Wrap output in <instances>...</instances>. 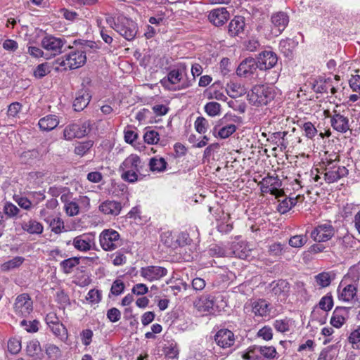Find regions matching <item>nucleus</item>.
Returning a JSON list of instances; mask_svg holds the SVG:
<instances>
[{"mask_svg": "<svg viewBox=\"0 0 360 360\" xmlns=\"http://www.w3.org/2000/svg\"><path fill=\"white\" fill-rule=\"evenodd\" d=\"M260 186V190L264 193H271L275 195L276 198L283 196V191L280 189L282 186L281 180L276 176H270L268 174L262 179L258 184Z\"/></svg>", "mask_w": 360, "mask_h": 360, "instance_id": "nucleus-7", "label": "nucleus"}, {"mask_svg": "<svg viewBox=\"0 0 360 360\" xmlns=\"http://www.w3.org/2000/svg\"><path fill=\"white\" fill-rule=\"evenodd\" d=\"M33 309L32 301L28 294L18 295L14 303V310L16 314L27 316Z\"/></svg>", "mask_w": 360, "mask_h": 360, "instance_id": "nucleus-12", "label": "nucleus"}, {"mask_svg": "<svg viewBox=\"0 0 360 360\" xmlns=\"http://www.w3.org/2000/svg\"><path fill=\"white\" fill-rule=\"evenodd\" d=\"M252 312L255 316L264 317L269 315L270 304L264 299H258L251 302Z\"/></svg>", "mask_w": 360, "mask_h": 360, "instance_id": "nucleus-26", "label": "nucleus"}, {"mask_svg": "<svg viewBox=\"0 0 360 360\" xmlns=\"http://www.w3.org/2000/svg\"><path fill=\"white\" fill-rule=\"evenodd\" d=\"M53 333L62 341L68 339V330L60 321L49 326Z\"/></svg>", "mask_w": 360, "mask_h": 360, "instance_id": "nucleus-37", "label": "nucleus"}, {"mask_svg": "<svg viewBox=\"0 0 360 360\" xmlns=\"http://www.w3.org/2000/svg\"><path fill=\"white\" fill-rule=\"evenodd\" d=\"M165 355L167 360H178L179 349L176 344H170L165 347Z\"/></svg>", "mask_w": 360, "mask_h": 360, "instance_id": "nucleus-51", "label": "nucleus"}, {"mask_svg": "<svg viewBox=\"0 0 360 360\" xmlns=\"http://www.w3.org/2000/svg\"><path fill=\"white\" fill-rule=\"evenodd\" d=\"M349 307H337L330 319V324L337 328L342 327L349 318Z\"/></svg>", "mask_w": 360, "mask_h": 360, "instance_id": "nucleus-23", "label": "nucleus"}, {"mask_svg": "<svg viewBox=\"0 0 360 360\" xmlns=\"http://www.w3.org/2000/svg\"><path fill=\"white\" fill-rule=\"evenodd\" d=\"M124 290V284L120 280H115L110 289V292L112 295L117 296L120 295Z\"/></svg>", "mask_w": 360, "mask_h": 360, "instance_id": "nucleus-63", "label": "nucleus"}, {"mask_svg": "<svg viewBox=\"0 0 360 360\" xmlns=\"http://www.w3.org/2000/svg\"><path fill=\"white\" fill-rule=\"evenodd\" d=\"M24 261L22 257H15L1 265V270L3 271H8L20 266Z\"/></svg>", "mask_w": 360, "mask_h": 360, "instance_id": "nucleus-41", "label": "nucleus"}, {"mask_svg": "<svg viewBox=\"0 0 360 360\" xmlns=\"http://www.w3.org/2000/svg\"><path fill=\"white\" fill-rule=\"evenodd\" d=\"M72 245L78 251L87 252L95 245V236L91 233H84L75 237Z\"/></svg>", "mask_w": 360, "mask_h": 360, "instance_id": "nucleus-14", "label": "nucleus"}, {"mask_svg": "<svg viewBox=\"0 0 360 360\" xmlns=\"http://www.w3.org/2000/svg\"><path fill=\"white\" fill-rule=\"evenodd\" d=\"M236 130V126L229 124L218 129L217 136L221 139H226L233 134Z\"/></svg>", "mask_w": 360, "mask_h": 360, "instance_id": "nucleus-45", "label": "nucleus"}, {"mask_svg": "<svg viewBox=\"0 0 360 360\" xmlns=\"http://www.w3.org/2000/svg\"><path fill=\"white\" fill-rule=\"evenodd\" d=\"M39 321L34 320L32 321H27L22 320L20 322V326L25 328V330L29 333H35L38 330Z\"/></svg>", "mask_w": 360, "mask_h": 360, "instance_id": "nucleus-59", "label": "nucleus"}, {"mask_svg": "<svg viewBox=\"0 0 360 360\" xmlns=\"http://www.w3.org/2000/svg\"><path fill=\"white\" fill-rule=\"evenodd\" d=\"M342 281L338 288V297L340 300L349 302L356 296L357 287L354 284H347L342 287Z\"/></svg>", "mask_w": 360, "mask_h": 360, "instance_id": "nucleus-22", "label": "nucleus"}, {"mask_svg": "<svg viewBox=\"0 0 360 360\" xmlns=\"http://www.w3.org/2000/svg\"><path fill=\"white\" fill-rule=\"evenodd\" d=\"M221 105L217 102H209L205 106V112L212 117H214L219 114Z\"/></svg>", "mask_w": 360, "mask_h": 360, "instance_id": "nucleus-53", "label": "nucleus"}, {"mask_svg": "<svg viewBox=\"0 0 360 360\" xmlns=\"http://www.w3.org/2000/svg\"><path fill=\"white\" fill-rule=\"evenodd\" d=\"M297 45V42L292 39H282L279 43V49L285 56H290Z\"/></svg>", "mask_w": 360, "mask_h": 360, "instance_id": "nucleus-35", "label": "nucleus"}, {"mask_svg": "<svg viewBox=\"0 0 360 360\" xmlns=\"http://www.w3.org/2000/svg\"><path fill=\"white\" fill-rule=\"evenodd\" d=\"M261 70H266L274 68L278 61L277 55L271 51H264L259 53L255 59Z\"/></svg>", "mask_w": 360, "mask_h": 360, "instance_id": "nucleus-15", "label": "nucleus"}, {"mask_svg": "<svg viewBox=\"0 0 360 360\" xmlns=\"http://www.w3.org/2000/svg\"><path fill=\"white\" fill-rule=\"evenodd\" d=\"M4 213L9 218L15 217L20 212L19 208L10 202H6L3 207Z\"/></svg>", "mask_w": 360, "mask_h": 360, "instance_id": "nucleus-50", "label": "nucleus"}, {"mask_svg": "<svg viewBox=\"0 0 360 360\" xmlns=\"http://www.w3.org/2000/svg\"><path fill=\"white\" fill-rule=\"evenodd\" d=\"M333 115L331 117L330 123L333 128L338 132L345 133L349 129V120L347 117L336 110L333 111Z\"/></svg>", "mask_w": 360, "mask_h": 360, "instance_id": "nucleus-25", "label": "nucleus"}, {"mask_svg": "<svg viewBox=\"0 0 360 360\" xmlns=\"http://www.w3.org/2000/svg\"><path fill=\"white\" fill-rule=\"evenodd\" d=\"M232 249L233 254L236 257L243 259H247L251 252V249L249 248L248 243L243 240L234 243Z\"/></svg>", "mask_w": 360, "mask_h": 360, "instance_id": "nucleus-29", "label": "nucleus"}, {"mask_svg": "<svg viewBox=\"0 0 360 360\" xmlns=\"http://www.w3.org/2000/svg\"><path fill=\"white\" fill-rule=\"evenodd\" d=\"M79 264V258L77 257H70L66 259L63 260L60 263V266L63 270V271L68 274L72 272L73 268L77 266Z\"/></svg>", "mask_w": 360, "mask_h": 360, "instance_id": "nucleus-38", "label": "nucleus"}, {"mask_svg": "<svg viewBox=\"0 0 360 360\" xmlns=\"http://www.w3.org/2000/svg\"><path fill=\"white\" fill-rule=\"evenodd\" d=\"M51 72V66L47 63H41L37 66L34 71V75L37 78H42Z\"/></svg>", "mask_w": 360, "mask_h": 360, "instance_id": "nucleus-52", "label": "nucleus"}, {"mask_svg": "<svg viewBox=\"0 0 360 360\" xmlns=\"http://www.w3.org/2000/svg\"><path fill=\"white\" fill-rule=\"evenodd\" d=\"M335 159L326 158L325 180L327 183L331 184L338 181L340 179L348 174V169L344 166H337L336 161H338V156L334 155Z\"/></svg>", "mask_w": 360, "mask_h": 360, "instance_id": "nucleus-6", "label": "nucleus"}, {"mask_svg": "<svg viewBox=\"0 0 360 360\" xmlns=\"http://www.w3.org/2000/svg\"><path fill=\"white\" fill-rule=\"evenodd\" d=\"M193 305L200 313H212L214 306V298L210 295H202L194 302Z\"/></svg>", "mask_w": 360, "mask_h": 360, "instance_id": "nucleus-18", "label": "nucleus"}, {"mask_svg": "<svg viewBox=\"0 0 360 360\" xmlns=\"http://www.w3.org/2000/svg\"><path fill=\"white\" fill-rule=\"evenodd\" d=\"M89 127V124L87 122L82 124H70L63 131L64 138L68 141H71L75 138H82L88 134Z\"/></svg>", "mask_w": 360, "mask_h": 360, "instance_id": "nucleus-10", "label": "nucleus"}, {"mask_svg": "<svg viewBox=\"0 0 360 360\" xmlns=\"http://www.w3.org/2000/svg\"><path fill=\"white\" fill-rule=\"evenodd\" d=\"M226 90L231 98H238L246 94L245 86L239 82L231 81L226 84Z\"/></svg>", "mask_w": 360, "mask_h": 360, "instance_id": "nucleus-30", "label": "nucleus"}, {"mask_svg": "<svg viewBox=\"0 0 360 360\" xmlns=\"http://www.w3.org/2000/svg\"><path fill=\"white\" fill-rule=\"evenodd\" d=\"M161 241L168 248L176 247V241L174 240L172 233L169 231L163 232L161 236Z\"/></svg>", "mask_w": 360, "mask_h": 360, "instance_id": "nucleus-55", "label": "nucleus"}, {"mask_svg": "<svg viewBox=\"0 0 360 360\" xmlns=\"http://www.w3.org/2000/svg\"><path fill=\"white\" fill-rule=\"evenodd\" d=\"M293 325V321L291 319L285 317V319H276L274 321L273 326L280 333H286L290 330Z\"/></svg>", "mask_w": 360, "mask_h": 360, "instance_id": "nucleus-34", "label": "nucleus"}, {"mask_svg": "<svg viewBox=\"0 0 360 360\" xmlns=\"http://www.w3.org/2000/svg\"><path fill=\"white\" fill-rule=\"evenodd\" d=\"M302 129L304 131L305 136L309 139H313L317 134V129L310 122H305L302 126Z\"/></svg>", "mask_w": 360, "mask_h": 360, "instance_id": "nucleus-61", "label": "nucleus"}, {"mask_svg": "<svg viewBox=\"0 0 360 360\" xmlns=\"http://www.w3.org/2000/svg\"><path fill=\"white\" fill-rule=\"evenodd\" d=\"M59 124L58 118L54 115H48L39 120V129L44 131H49L54 129Z\"/></svg>", "mask_w": 360, "mask_h": 360, "instance_id": "nucleus-28", "label": "nucleus"}, {"mask_svg": "<svg viewBox=\"0 0 360 360\" xmlns=\"http://www.w3.org/2000/svg\"><path fill=\"white\" fill-rule=\"evenodd\" d=\"M249 103L255 106L266 105L274 98L272 87L264 84L254 86L247 95Z\"/></svg>", "mask_w": 360, "mask_h": 360, "instance_id": "nucleus-3", "label": "nucleus"}, {"mask_svg": "<svg viewBox=\"0 0 360 360\" xmlns=\"http://www.w3.org/2000/svg\"><path fill=\"white\" fill-rule=\"evenodd\" d=\"M245 22L243 16H235L228 26V34L230 37H241L245 34Z\"/></svg>", "mask_w": 360, "mask_h": 360, "instance_id": "nucleus-21", "label": "nucleus"}, {"mask_svg": "<svg viewBox=\"0 0 360 360\" xmlns=\"http://www.w3.org/2000/svg\"><path fill=\"white\" fill-rule=\"evenodd\" d=\"M101 292L96 289H91L87 293L86 297V300L91 303H98L101 300Z\"/></svg>", "mask_w": 360, "mask_h": 360, "instance_id": "nucleus-58", "label": "nucleus"}, {"mask_svg": "<svg viewBox=\"0 0 360 360\" xmlns=\"http://www.w3.org/2000/svg\"><path fill=\"white\" fill-rule=\"evenodd\" d=\"M26 352L28 356L35 359H40L41 356V348L39 342L37 340H33L29 342L27 345Z\"/></svg>", "mask_w": 360, "mask_h": 360, "instance_id": "nucleus-33", "label": "nucleus"}, {"mask_svg": "<svg viewBox=\"0 0 360 360\" xmlns=\"http://www.w3.org/2000/svg\"><path fill=\"white\" fill-rule=\"evenodd\" d=\"M271 20L273 25L272 33L277 36L285 29L289 22V17L286 13L279 11L271 15Z\"/></svg>", "mask_w": 360, "mask_h": 360, "instance_id": "nucleus-16", "label": "nucleus"}, {"mask_svg": "<svg viewBox=\"0 0 360 360\" xmlns=\"http://www.w3.org/2000/svg\"><path fill=\"white\" fill-rule=\"evenodd\" d=\"M93 146L94 141L91 140L79 142L75 147L74 152L76 155L82 157L89 151Z\"/></svg>", "mask_w": 360, "mask_h": 360, "instance_id": "nucleus-40", "label": "nucleus"}, {"mask_svg": "<svg viewBox=\"0 0 360 360\" xmlns=\"http://www.w3.org/2000/svg\"><path fill=\"white\" fill-rule=\"evenodd\" d=\"M66 44L63 37H56L52 34H46L41 41V46L46 51L51 53L53 56L59 55Z\"/></svg>", "mask_w": 360, "mask_h": 360, "instance_id": "nucleus-8", "label": "nucleus"}, {"mask_svg": "<svg viewBox=\"0 0 360 360\" xmlns=\"http://www.w3.org/2000/svg\"><path fill=\"white\" fill-rule=\"evenodd\" d=\"M244 360H263L261 355L256 352L255 348L250 349L247 352L242 355Z\"/></svg>", "mask_w": 360, "mask_h": 360, "instance_id": "nucleus-64", "label": "nucleus"}, {"mask_svg": "<svg viewBox=\"0 0 360 360\" xmlns=\"http://www.w3.org/2000/svg\"><path fill=\"white\" fill-rule=\"evenodd\" d=\"M348 341L354 349L360 350V326L350 333Z\"/></svg>", "mask_w": 360, "mask_h": 360, "instance_id": "nucleus-43", "label": "nucleus"}, {"mask_svg": "<svg viewBox=\"0 0 360 360\" xmlns=\"http://www.w3.org/2000/svg\"><path fill=\"white\" fill-rule=\"evenodd\" d=\"M261 356L267 358V359H273L276 357L277 354L275 347H254Z\"/></svg>", "mask_w": 360, "mask_h": 360, "instance_id": "nucleus-44", "label": "nucleus"}, {"mask_svg": "<svg viewBox=\"0 0 360 360\" xmlns=\"http://www.w3.org/2000/svg\"><path fill=\"white\" fill-rule=\"evenodd\" d=\"M214 340L217 345L221 348H228L234 345L235 335L229 329H220L214 335Z\"/></svg>", "mask_w": 360, "mask_h": 360, "instance_id": "nucleus-17", "label": "nucleus"}, {"mask_svg": "<svg viewBox=\"0 0 360 360\" xmlns=\"http://www.w3.org/2000/svg\"><path fill=\"white\" fill-rule=\"evenodd\" d=\"M99 243L104 251H113L122 246V240L117 231L108 229L101 232Z\"/></svg>", "mask_w": 360, "mask_h": 360, "instance_id": "nucleus-5", "label": "nucleus"}, {"mask_svg": "<svg viewBox=\"0 0 360 360\" xmlns=\"http://www.w3.org/2000/svg\"><path fill=\"white\" fill-rule=\"evenodd\" d=\"M296 198H285L283 200L280 201L277 207V210L281 214H285L288 212L292 207H294L296 205Z\"/></svg>", "mask_w": 360, "mask_h": 360, "instance_id": "nucleus-39", "label": "nucleus"}, {"mask_svg": "<svg viewBox=\"0 0 360 360\" xmlns=\"http://www.w3.org/2000/svg\"><path fill=\"white\" fill-rule=\"evenodd\" d=\"M316 282L320 288H326L331 283V278L329 273H320L315 276Z\"/></svg>", "mask_w": 360, "mask_h": 360, "instance_id": "nucleus-48", "label": "nucleus"}, {"mask_svg": "<svg viewBox=\"0 0 360 360\" xmlns=\"http://www.w3.org/2000/svg\"><path fill=\"white\" fill-rule=\"evenodd\" d=\"M144 167V163L139 156L131 154L122 162L119 170L121 177L125 181L134 183L138 181L139 175Z\"/></svg>", "mask_w": 360, "mask_h": 360, "instance_id": "nucleus-2", "label": "nucleus"}, {"mask_svg": "<svg viewBox=\"0 0 360 360\" xmlns=\"http://www.w3.org/2000/svg\"><path fill=\"white\" fill-rule=\"evenodd\" d=\"M307 240L306 235H295L290 238L289 245L292 248H301L307 243Z\"/></svg>", "mask_w": 360, "mask_h": 360, "instance_id": "nucleus-49", "label": "nucleus"}, {"mask_svg": "<svg viewBox=\"0 0 360 360\" xmlns=\"http://www.w3.org/2000/svg\"><path fill=\"white\" fill-rule=\"evenodd\" d=\"M143 140L148 144H157L160 141V134L154 129L148 130L145 132Z\"/></svg>", "mask_w": 360, "mask_h": 360, "instance_id": "nucleus-46", "label": "nucleus"}, {"mask_svg": "<svg viewBox=\"0 0 360 360\" xmlns=\"http://www.w3.org/2000/svg\"><path fill=\"white\" fill-rule=\"evenodd\" d=\"M68 48L70 51L64 57L58 58L56 63L65 70H74L83 66L86 61V56L83 55L77 46L75 49L70 46Z\"/></svg>", "mask_w": 360, "mask_h": 360, "instance_id": "nucleus-4", "label": "nucleus"}, {"mask_svg": "<svg viewBox=\"0 0 360 360\" xmlns=\"http://www.w3.org/2000/svg\"><path fill=\"white\" fill-rule=\"evenodd\" d=\"M122 209L121 202L115 200H105L98 207L101 212L110 217H116L120 214Z\"/></svg>", "mask_w": 360, "mask_h": 360, "instance_id": "nucleus-24", "label": "nucleus"}, {"mask_svg": "<svg viewBox=\"0 0 360 360\" xmlns=\"http://www.w3.org/2000/svg\"><path fill=\"white\" fill-rule=\"evenodd\" d=\"M112 28L128 41L132 40L137 33L136 23L129 19H124L122 22L115 23Z\"/></svg>", "mask_w": 360, "mask_h": 360, "instance_id": "nucleus-11", "label": "nucleus"}, {"mask_svg": "<svg viewBox=\"0 0 360 360\" xmlns=\"http://www.w3.org/2000/svg\"><path fill=\"white\" fill-rule=\"evenodd\" d=\"M257 68L259 67L256 60L252 58H248L238 65L236 73L240 77H248L255 74Z\"/></svg>", "mask_w": 360, "mask_h": 360, "instance_id": "nucleus-20", "label": "nucleus"}, {"mask_svg": "<svg viewBox=\"0 0 360 360\" xmlns=\"http://www.w3.org/2000/svg\"><path fill=\"white\" fill-rule=\"evenodd\" d=\"M195 130L200 134H205L208 128V122L203 117H198L194 123Z\"/></svg>", "mask_w": 360, "mask_h": 360, "instance_id": "nucleus-54", "label": "nucleus"}, {"mask_svg": "<svg viewBox=\"0 0 360 360\" xmlns=\"http://www.w3.org/2000/svg\"><path fill=\"white\" fill-rule=\"evenodd\" d=\"M335 234V229L330 221L318 224L311 233V238L318 243L330 240Z\"/></svg>", "mask_w": 360, "mask_h": 360, "instance_id": "nucleus-9", "label": "nucleus"}, {"mask_svg": "<svg viewBox=\"0 0 360 360\" xmlns=\"http://www.w3.org/2000/svg\"><path fill=\"white\" fill-rule=\"evenodd\" d=\"M230 14L226 8L212 10L208 15L209 21L216 27L224 25L229 19Z\"/></svg>", "mask_w": 360, "mask_h": 360, "instance_id": "nucleus-19", "label": "nucleus"}, {"mask_svg": "<svg viewBox=\"0 0 360 360\" xmlns=\"http://www.w3.org/2000/svg\"><path fill=\"white\" fill-rule=\"evenodd\" d=\"M288 289L289 283L285 280H279L276 283H273L272 292L275 295H281L288 292Z\"/></svg>", "mask_w": 360, "mask_h": 360, "instance_id": "nucleus-47", "label": "nucleus"}, {"mask_svg": "<svg viewBox=\"0 0 360 360\" xmlns=\"http://www.w3.org/2000/svg\"><path fill=\"white\" fill-rule=\"evenodd\" d=\"M22 229L30 234L39 235L44 231L43 225L34 219H30L27 222H23L22 224Z\"/></svg>", "mask_w": 360, "mask_h": 360, "instance_id": "nucleus-31", "label": "nucleus"}, {"mask_svg": "<svg viewBox=\"0 0 360 360\" xmlns=\"http://www.w3.org/2000/svg\"><path fill=\"white\" fill-rule=\"evenodd\" d=\"M91 100V96L87 89L82 88L76 94L75 99L73 102V107L75 111L84 110L89 104Z\"/></svg>", "mask_w": 360, "mask_h": 360, "instance_id": "nucleus-27", "label": "nucleus"}, {"mask_svg": "<svg viewBox=\"0 0 360 360\" xmlns=\"http://www.w3.org/2000/svg\"><path fill=\"white\" fill-rule=\"evenodd\" d=\"M139 273L146 281L153 282L165 276L167 274V269L160 266H148L141 268Z\"/></svg>", "mask_w": 360, "mask_h": 360, "instance_id": "nucleus-13", "label": "nucleus"}, {"mask_svg": "<svg viewBox=\"0 0 360 360\" xmlns=\"http://www.w3.org/2000/svg\"><path fill=\"white\" fill-rule=\"evenodd\" d=\"M45 350L49 358H58L60 356V348L53 344H47Z\"/></svg>", "mask_w": 360, "mask_h": 360, "instance_id": "nucleus-60", "label": "nucleus"}, {"mask_svg": "<svg viewBox=\"0 0 360 360\" xmlns=\"http://www.w3.org/2000/svg\"><path fill=\"white\" fill-rule=\"evenodd\" d=\"M319 307L324 311H330L333 306V300L331 295L323 296L319 303Z\"/></svg>", "mask_w": 360, "mask_h": 360, "instance_id": "nucleus-57", "label": "nucleus"}, {"mask_svg": "<svg viewBox=\"0 0 360 360\" xmlns=\"http://www.w3.org/2000/svg\"><path fill=\"white\" fill-rule=\"evenodd\" d=\"M8 349L11 354H18L21 349L20 341L16 338H12L8 342Z\"/></svg>", "mask_w": 360, "mask_h": 360, "instance_id": "nucleus-62", "label": "nucleus"}, {"mask_svg": "<svg viewBox=\"0 0 360 360\" xmlns=\"http://www.w3.org/2000/svg\"><path fill=\"white\" fill-rule=\"evenodd\" d=\"M163 86L170 91L186 89L192 85V80L187 76L186 67L181 64L177 68L170 70L167 76L161 80Z\"/></svg>", "mask_w": 360, "mask_h": 360, "instance_id": "nucleus-1", "label": "nucleus"}, {"mask_svg": "<svg viewBox=\"0 0 360 360\" xmlns=\"http://www.w3.org/2000/svg\"><path fill=\"white\" fill-rule=\"evenodd\" d=\"M167 162L163 158L154 157L149 162L150 169L152 172H162L166 169Z\"/></svg>", "mask_w": 360, "mask_h": 360, "instance_id": "nucleus-36", "label": "nucleus"}, {"mask_svg": "<svg viewBox=\"0 0 360 360\" xmlns=\"http://www.w3.org/2000/svg\"><path fill=\"white\" fill-rule=\"evenodd\" d=\"M65 209L67 214L70 217L78 214L79 211V205L75 201L67 202L65 204Z\"/></svg>", "mask_w": 360, "mask_h": 360, "instance_id": "nucleus-56", "label": "nucleus"}, {"mask_svg": "<svg viewBox=\"0 0 360 360\" xmlns=\"http://www.w3.org/2000/svg\"><path fill=\"white\" fill-rule=\"evenodd\" d=\"M74 44L77 46L79 51L83 53V55L86 56V54L95 52L98 47L96 42L93 41H74Z\"/></svg>", "mask_w": 360, "mask_h": 360, "instance_id": "nucleus-32", "label": "nucleus"}, {"mask_svg": "<svg viewBox=\"0 0 360 360\" xmlns=\"http://www.w3.org/2000/svg\"><path fill=\"white\" fill-rule=\"evenodd\" d=\"M51 229V231L56 234L60 233L65 229L64 221L60 217H53L47 223Z\"/></svg>", "mask_w": 360, "mask_h": 360, "instance_id": "nucleus-42", "label": "nucleus"}]
</instances>
